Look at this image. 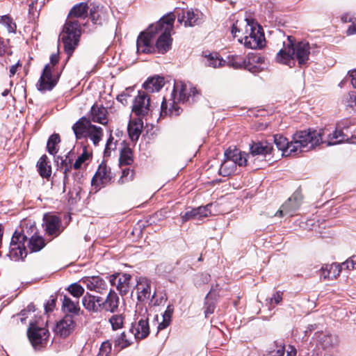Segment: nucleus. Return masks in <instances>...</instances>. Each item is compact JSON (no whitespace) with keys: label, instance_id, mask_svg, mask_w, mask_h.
Masks as SVG:
<instances>
[{"label":"nucleus","instance_id":"33","mask_svg":"<svg viewBox=\"0 0 356 356\" xmlns=\"http://www.w3.org/2000/svg\"><path fill=\"white\" fill-rule=\"evenodd\" d=\"M297 351L294 346L288 345L285 346L280 344L276 345L275 349L270 351L264 356H296Z\"/></svg>","mask_w":356,"mask_h":356},{"label":"nucleus","instance_id":"8","mask_svg":"<svg viewBox=\"0 0 356 356\" xmlns=\"http://www.w3.org/2000/svg\"><path fill=\"white\" fill-rule=\"evenodd\" d=\"M129 332L138 340L146 338L149 334L147 309L142 304H137L134 321L131 323Z\"/></svg>","mask_w":356,"mask_h":356},{"label":"nucleus","instance_id":"23","mask_svg":"<svg viewBox=\"0 0 356 356\" xmlns=\"http://www.w3.org/2000/svg\"><path fill=\"white\" fill-rule=\"evenodd\" d=\"M211 204H207L205 207H200L186 211L181 216L183 221L186 222L189 220H202L203 218L208 217L211 215V211L210 207Z\"/></svg>","mask_w":356,"mask_h":356},{"label":"nucleus","instance_id":"43","mask_svg":"<svg viewBox=\"0 0 356 356\" xmlns=\"http://www.w3.org/2000/svg\"><path fill=\"white\" fill-rule=\"evenodd\" d=\"M174 309L173 307L171 305H168L165 311V312L163 314L162 316V321L160 322L158 325V330H162L165 329L171 322L172 315L173 313Z\"/></svg>","mask_w":356,"mask_h":356},{"label":"nucleus","instance_id":"34","mask_svg":"<svg viewBox=\"0 0 356 356\" xmlns=\"http://www.w3.org/2000/svg\"><path fill=\"white\" fill-rule=\"evenodd\" d=\"M134 340H138L135 336L129 332V330L123 332L115 339V347L124 349L131 346Z\"/></svg>","mask_w":356,"mask_h":356},{"label":"nucleus","instance_id":"45","mask_svg":"<svg viewBox=\"0 0 356 356\" xmlns=\"http://www.w3.org/2000/svg\"><path fill=\"white\" fill-rule=\"evenodd\" d=\"M60 136L57 134H52L47 141V148L50 154L54 155L58 152V145L60 143Z\"/></svg>","mask_w":356,"mask_h":356},{"label":"nucleus","instance_id":"2","mask_svg":"<svg viewBox=\"0 0 356 356\" xmlns=\"http://www.w3.org/2000/svg\"><path fill=\"white\" fill-rule=\"evenodd\" d=\"M310 45L308 42H296L293 36H287L283 42L282 48L277 52L275 60L281 64L292 67L295 65L296 59L300 66L305 65L309 60Z\"/></svg>","mask_w":356,"mask_h":356},{"label":"nucleus","instance_id":"46","mask_svg":"<svg viewBox=\"0 0 356 356\" xmlns=\"http://www.w3.org/2000/svg\"><path fill=\"white\" fill-rule=\"evenodd\" d=\"M206 65L213 68L219 67L225 63V60L220 58L217 54H211L205 56Z\"/></svg>","mask_w":356,"mask_h":356},{"label":"nucleus","instance_id":"56","mask_svg":"<svg viewBox=\"0 0 356 356\" xmlns=\"http://www.w3.org/2000/svg\"><path fill=\"white\" fill-rule=\"evenodd\" d=\"M350 264H352V268H356V254L353 255L341 264L343 269L350 270Z\"/></svg>","mask_w":356,"mask_h":356},{"label":"nucleus","instance_id":"59","mask_svg":"<svg viewBox=\"0 0 356 356\" xmlns=\"http://www.w3.org/2000/svg\"><path fill=\"white\" fill-rule=\"evenodd\" d=\"M6 51V44L4 39L0 36V56H3Z\"/></svg>","mask_w":356,"mask_h":356},{"label":"nucleus","instance_id":"50","mask_svg":"<svg viewBox=\"0 0 356 356\" xmlns=\"http://www.w3.org/2000/svg\"><path fill=\"white\" fill-rule=\"evenodd\" d=\"M67 290L74 298H79L84 293V288L77 283H74L68 286Z\"/></svg>","mask_w":356,"mask_h":356},{"label":"nucleus","instance_id":"58","mask_svg":"<svg viewBox=\"0 0 356 356\" xmlns=\"http://www.w3.org/2000/svg\"><path fill=\"white\" fill-rule=\"evenodd\" d=\"M348 76L350 78L351 84L356 88V69L348 72Z\"/></svg>","mask_w":356,"mask_h":356},{"label":"nucleus","instance_id":"39","mask_svg":"<svg viewBox=\"0 0 356 356\" xmlns=\"http://www.w3.org/2000/svg\"><path fill=\"white\" fill-rule=\"evenodd\" d=\"M236 169V165L232 158L225 156L219 169V174L223 177H227L233 174Z\"/></svg>","mask_w":356,"mask_h":356},{"label":"nucleus","instance_id":"44","mask_svg":"<svg viewBox=\"0 0 356 356\" xmlns=\"http://www.w3.org/2000/svg\"><path fill=\"white\" fill-rule=\"evenodd\" d=\"M174 309L173 307L171 305H168L165 311V312L163 314L162 316V321L160 322L158 325V330H162L165 329L171 322L172 315L173 313Z\"/></svg>","mask_w":356,"mask_h":356},{"label":"nucleus","instance_id":"26","mask_svg":"<svg viewBox=\"0 0 356 356\" xmlns=\"http://www.w3.org/2000/svg\"><path fill=\"white\" fill-rule=\"evenodd\" d=\"M106 108L97 104H94L90 112V118L95 122L105 125L108 122Z\"/></svg>","mask_w":356,"mask_h":356},{"label":"nucleus","instance_id":"27","mask_svg":"<svg viewBox=\"0 0 356 356\" xmlns=\"http://www.w3.org/2000/svg\"><path fill=\"white\" fill-rule=\"evenodd\" d=\"M136 289L138 293V299L142 302L147 300L151 296L150 281L145 277H140L137 281Z\"/></svg>","mask_w":356,"mask_h":356},{"label":"nucleus","instance_id":"24","mask_svg":"<svg viewBox=\"0 0 356 356\" xmlns=\"http://www.w3.org/2000/svg\"><path fill=\"white\" fill-rule=\"evenodd\" d=\"M273 138L275 145L278 149L282 152L283 156H289L293 154H296V147L293 146L294 143L293 140L289 143L286 138L278 134L275 135Z\"/></svg>","mask_w":356,"mask_h":356},{"label":"nucleus","instance_id":"54","mask_svg":"<svg viewBox=\"0 0 356 356\" xmlns=\"http://www.w3.org/2000/svg\"><path fill=\"white\" fill-rule=\"evenodd\" d=\"M111 353V344L109 341H104L99 348V356H109Z\"/></svg>","mask_w":356,"mask_h":356},{"label":"nucleus","instance_id":"10","mask_svg":"<svg viewBox=\"0 0 356 356\" xmlns=\"http://www.w3.org/2000/svg\"><path fill=\"white\" fill-rule=\"evenodd\" d=\"M26 236L19 231H15L10 241L8 256L15 261L23 260L27 255L25 247Z\"/></svg>","mask_w":356,"mask_h":356},{"label":"nucleus","instance_id":"4","mask_svg":"<svg viewBox=\"0 0 356 356\" xmlns=\"http://www.w3.org/2000/svg\"><path fill=\"white\" fill-rule=\"evenodd\" d=\"M178 93L179 97L178 101L181 102H188L190 97H195L196 95H198L197 90L192 87L190 84L184 83L182 81H176L174 84V88L171 93V97L172 102L170 103L171 107L168 109V103L165 98L161 105V116H165L168 114L170 115H178V108L175 105V95Z\"/></svg>","mask_w":356,"mask_h":356},{"label":"nucleus","instance_id":"31","mask_svg":"<svg viewBox=\"0 0 356 356\" xmlns=\"http://www.w3.org/2000/svg\"><path fill=\"white\" fill-rule=\"evenodd\" d=\"M107 10L100 6H94L90 12V15L92 22L94 24H102L103 22L106 21L108 17Z\"/></svg>","mask_w":356,"mask_h":356},{"label":"nucleus","instance_id":"16","mask_svg":"<svg viewBox=\"0 0 356 356\" xmlns=\"http://www.w3.org/2000/svg\"><path fill=\"white\" fill-rule=\"evenodd\" d=\"M302 196L299 193H295L288 200L282 204L280 209L276 213L275 216H283L288 215L292 216L298 209L301 204Z\"/></svg>","mask_w":356,"mask_h":356},{"label":"nucleus","instance_id":"38","mask_svg":"<svg viewBox=\"0 0 356 356\" xmlns=\"http://www.w3.org/2000/svg\"><path fill=\"white\" fill-rule=\"evenodd\" d=\"M39 174L43 178H49L51 175V167L46 155H42L37 163Z\"/></svg>","mask_w":356,"mask_h":356},{"label":"nucleus","instance_id":"61","mask_svg":"<svg viewBox=\"0 0 356 356\" xmlns=\"http://www.w3.org/2000/svg\"><path fill=\"white\" fill-rule=\"evenodd\" d=\"M21 66V64L19 63V62H18L17 63H16L15 65H13L10 67V76H13L15 74L17 70V68L18 67Z\"/></svg>","mask_w":356,"mask_h":356},{"label":"nucleus","instance_id":"62","mask_svg":"<svg viewBox=\"0 0 356 356\" xmlns=\"http://www.w3.org/2000/svg\"><path fill=\"white\" fill-rule=\"evenodd\" d=\"M347 35H350L356 33V24L350 25L346 31Z\"/></svg>","mask_w":356,"mask_h":356},{"label":"nucleus","instance_id":"15","mask_svg":"<svg viewBox=\"0 0 356 356\" xmlns=\"http://www.w3.org/2000/svg\"><path fill=\"white\" fill-rule=\"evenodd\" d=\"M131 276L127 273H115L110 276L111 284L115 286L121 296L126 295L131 287Z\"/></svg>","mask_w":356,"mask_h":356},{"label":"nucleus","instance_id":"36","mask_svg":"<svg viewBox=\"0 0 356 356\" xmlns=\"http://www.w3.org/2000/svg\"><path fill=\"white\" fill-rule=\"evenodd\" d=\"M272 150V145L266 141L253 143L250 147V152L252 155L266 156Z\"/></svg>","mask_w":356,"mask_h":356},{"label":"nucleus","instance_id":"60","mask_svg":"<svg viewBox=\"0 0 356 356\" xmlns=\"http://www.w3.org/2000/svg\"><path fill=\"white\" fill-rule=\"evenodd\" d=\"M55 307V300H51V301H49L47 304L45 305V311L46 312H49L52 311L54 307Z\"/></svg>","mask_w":356,"mask_h":356},{"label":"nucleus","instance_id":"30","mask_svg":"<svg viewBox=\"0 0 356 356\" xmlns=\"http://www.w3.org/2000/svg\"><path fill=\"white\" fill-rule=\"evenodd\" d=\"M143 128V122L140 118L133 119L129 121L128 124V134L131 140L135 141L138 139Z\"/></svg>","mask_w":356,"mask_h":356},{"label":"nucleus","instance_id":"11","mask_svg":"<svg viewBox=\"0 0 356 356\" xmlns=\"http://www.w3.org/2000/svg\"><path fill=\"white\" fill-rule=\"evenodd\" d=\"M322 144L327 146L334 145L343 143L346 140V136L342 130L332 127H325L320 129Z\"/></svg>","mask_w":356,"mask_h":356},{"label":"nucleus","instance_id":"53","mask_svg":"<svg viewBox=\"0 0 356 356\" xmlns=\"http://www.w3.org/2000/svg\"><path fill=\"white\" fill-rule=\"evenodd\" d=\"M134 177V172L129 168H125L122 169V176L118 180V183L123 184L124 183L129 182L133 179Z\"/></svg>","mask_w":356,"mask_h":356},{"label":"nucleus","instance_id":"35","mask_svg":"<svg viewBox=\"0 0 356 356\" xmlns=\"http://www.w3.org/2000/svg\"><path fill=\"white\" fill-rule=\"evenodd\" d=\"M313 339L315 340L323 348H326L332 346L336 339L334 337L327 332H316Z\"/></svg>","mask_w":356,"mask_h":356},{"label":"nucleus","instance_id":"57","mask_svg":"<svg viewBox=\"0 0 356 356\" xmlns=\"http://www.w3.org/2000/svg\"><path fill=\"white\" fill-rule=\"evenodd\" d=\"M282 292L277 291L273 294L272 297L269 300L270 305L275 303L276 305L280 304L282 300Z\"/></svg>","mask_w":356,"mask_h":356},{"label":"nucleus","instance_id":"18","mask_svg":"<svg viewBox=\"0 0 356 356\" xmlns=\"http://www.w3.org/2000/svg\"><path fill=\"white\" fill-rule=\"evenodd\" d=\"M44 225L45 231L49 236L56 237L62 232L61 219L51 214H45L44 216Z\"/></svg>","mask_w":356,"mask_h":356},{"label":"nucleus","instance_id":"25","mask_svg":"<svg viewBox=\"0 0 356 356\" xmlns=\"http://www.w3.org/2000/svg\"><path fill=\"white\" fill-rule=\"evenodd\" d=\"M92 123L90 120L86 117L81 118L76 123H74L72 126V130L76 139L87 138V134H88V131Z\"/></svg>","mask_w":356,"mask_h":356},{"label":"nucleus","instance_id":"7","mask_svg":"<svg viewBox=\"0 0 356 356\" xmlns=\"http://www.w3.org/2000/svg\"><path fill=\"white\" fill-rule=\"evenodd\" d=\"M293 146L296 147V154L298 152L312 149L322 143L321 133L319 130L308 129L307 131H300L293 135Z\"/></svg>","mask_w":356,"mask_h":356},{"label":"nucleus","instance_id":"42","mask_svg":"<svg viewBox=\"0 0 356 356\" xmlns=\"http://www.w3.org/2000/svg\"><path fill=\"white\" fill-rule=\"evenodd\" d=\"M103 136V130L100 127H97L92 124L90 126L87 137L89 138L95 145H97Z\"/></svg>","mask_w":356,"mask_h":356},{"label":"nucleus","instance_id":"47","mask_svg":"<svg viewBox=\"0 0 356 356\" xmlns=\"http://www.w3.org/2000/svg\"><path fill=\"white\" fill-rule=\"evenodd\" d=\"M120 165H131L133 162L132 158V152L129 147H124L120 151Z\"/></svg>","mask_w":356,"mask_h":356},{"label":"nucleus","instance_id":"12","mask_svg":"<svg viewBox=\"0 0 356 356\" xmlns=\"http://www.w3.org/2000/svg\"><path fill=\"white\" fill-rule=\"evenodd\" d=\"M27 334L30 342L36 348L47 342L49 332L47 329L38 327L35 323H31Z\"/></svg>","mask_w":356,"mask_h":356},{"label":"nucleus","instance_id":"52","mask_svg":"<svg viewBox=\"0 0 356 356\" xmlns=\"http://www.w3.org/2000/svg\"><path fill=\"white\" fill-rule=\"evenodd\" d=\"M0 23L4 25L10 33H14L16 30L15 24L13 22V19L7 15H3L1 17Z\"/></svg>","mask_w":356,"mask_h":356},{"label":"nucleus","instance_id":"51","mask_svg":"<svg viewBox=\"0 0 356 356\" xmlns=\"http://www.w3.org/2000/svg\"><path fill=\"white\" fill-rule=\"evenodd\" d=\"M91 154L84 148L83 153L77 158L74 163V168L76 170L81 168L82 164L89 160Z\"/></svg>","mask_w":356,"mask_h":356},{"label":"nucleus","instance_id":"9","mask_svg":"<svg viewBox=\"0 0 356 356\" xmlns=\"http://www.w3.org/2000/svg\"><path fill=\"white\" fill-rule=\"evenodd\" d=\"M58 54H53L50 56V63L47 64L38 83V88L40 91L51 90L57 83V79L52 76L54 66L58 63Z\"/></svg>","mask_w":356,"mask_h":356},{"label":"nucleus","instance_id":"19","mask_svg":"<svg viewBox=\"0 0 356 356\" xmlns=\"http://www.w3.org/2000/svg\"><path fill=\"white\" fill-rule=\"evenodd\" d=\"M177 20L179 23L184 22L185 26H193L200 24L203 22L202 14L196 10H181L178 14Z\"/></svg>","mask_w":356,"mask_h":356},{"label":"nucleus","instance_id":"14","mask_svg":"<svg viewBox=\"0 0 356 356\" xmlns=\"http://www.w3.org/2000/svg\"><path fill=\"white\" fill-rule=\"evenodd\" d=\"M113 174L111 169L104 162L99 164V168L92 179V185L100 188L111 181Z\"/></svg>","mask_w":356,"mask_h":356},{"label":"nucleus","instance_id":"48","mask_svg":"<svg viewBox=\"0 0 356 356\" xmlns=\"http://www.w3.org/2000/svg\"><path fill=\"white\" fill-rule=\"evenodd\" d=\"M60 168L63 170V193L65 191L66 181L68 179L67 172L71 170L72 168V160L67 156L65 159L61 158Z\"/></svg>","mask_w":356,"mask_h":356},{"label":"nucleus","instance_id":"41","mask_svg":"<svg viewBox=\"0 0 356 356\" xmlns=\"http://www.w3.org/2000/svg\"><path fill=\"white\" fill-rule=\"evenodd\" d=\"M45 246L44 239L38 235H33L29 241L28 248L31 252H38Z\"/></svg>","mask_w":356,"mask_h":356},{"label":"nucleus","instance_id":"22","mask_svg":"<svg viewBox=\"0 0 356 356\" xmlns=\"http://www.w3.org/2000/svg\"><path fill=\"white\" fill-rule=\"evenodd\" d=\"M84 308L89 312L98 313L102 309V298L87 292L82 298Z\"/></svg>","mask_w":356,"mask_h":356},{"label":"nucleus","instance_id":"63","mask_svg":"<svg viewBox=\"0 0 356 356\" xmlns=\"http://www.w3.org/2000/svg\"><path fill=\"white\" fill-rule=\"evenodd\" d=\"M214 305L213 304H209L206 309H205V314H206V316H208L209 314H211L214 311Z\"/></svg>","mask_w":356,"mask_h":356},{"label":"nucleus","instance_id":"55","mask_svg":"<svg viewBox=\"0 0 356 356\" xmlns=\"http://www.w3.org/2000/svg\"><path fill=\"white\" fill-rule=\"evenodd\" d=\"M115 147H116V145L115 143H113V137L112 136V134H111L110 136L107 140V143L106 144L104 155L109 156L111 150L115 149Z\"/></svg>","mask_w":356,"mask_h":356},{"label":"nucleus","instance_id":"5","mask_svg":"<svg viewBox=\"0 0 356 356\" xmlns=\"http://www.w3.org/2000/svg\"><path fill=\"white\" fill-rule=\"evenodd\" d=\"M244 36L238 38L240 43L250 49H261L265 45L266 40L262 27L252 20L246 19Z\"/></svg>","mask_w":356,"mask_h":356},{"label":"nucleus","instance_id":"40","mask_svg":"<svg viewBox=\"0 0 356 356\" xmlns=\"http://www.w3.org/2000/svg\"><path fill=\"white\" fill-rule=\"evenodd\" d=\"M62 307L65 312L71 314H78L80 311L79 301L74 302L67 296L63 297Z\"/></svg>","mask_w":356,"mask_h":356},{"label":"nucleus","instance_id":"3","mask_svg":"<svg viewBox=\"0 0 356 356\" xmlns=\"http://www.w3.org/2000/svg\"><path fill=\"white\" fill-rule=\"evenodd\" d=\"M175 19V15L170 13L162 17L156 24H151L149 26V31L154 33V36L157 33H161L156 44L159 53L165 54L171 48L172 40L171 38V31Z\"/></svg>","mask_w":356,"mask_h":356},{"label":"nucleus","instance_id":"29","mask_svg":"<svg viewBox=\"0 0 356 356\" xmlns=\"http://www.w3.org/2000/svg\"><path fill=\"white\" fill-rule=\"evenodd\" d=\"M120 304V298L118 294L113 291L110 290L106 299L102 300V309L106 312L114 313L117 312Z\"/></svg>","mask_w":356,"mask_h":356},{"label":"nucleus","instance_id":"6","mask_svg":"<svg viewBox=\"0 0 356 356\" xmlns=\"http://www.w3.org/2000/svg\"><path fill=\"white\" fill-rule=\"evenodd\" d=\"M264 61L263 57L252 53L249 54L245 58L236 54L229 55L225 63L229 67L235 69L244 68L252 73H258L264 68L261 67Z\"/></svg>","mask_w":356,"mask_h":356},{"label":"nucleus","instance_id":"32","mask_svg":"<svg viewBox=\"0 0 356 356\" xmlns=\"http://www.w3.org/2000/svg\"><path fill=\"white\" fill-rule=\"evenodd\" d=\"M164 78L160 76H154L149 78L144 83L143 88L147 92H154L159 91L164 86Z\"/></svg>","mask_w":356,"mask_h":356},{"label":"nucleus","instance_id":"28","mask_svg":"<svg viewBox=\"0 0 356 356\" xmlns=\"http://www.w3.org/2000/svg\"><path fill=\"white\" fill-rule=\"evenodd\" d=\"M342 269L341 264L336 263L324 264L320 270V276L324 280L336 279L339 275Z\"/></svg>","mask_w":356,"mask_h":356},{"label":"nucleus","instance_id":"37","mask_svg":"<svg viewBox=\"0 0 356 356\" xmlns=\"http://www.w3.org/2000/svg\"><path fill=\"white\" fill-rule=\"evenodd\" d=\"M225 156L232 158L236 165H245L247 162L246 154L242 153L239 149L234 148V149H227L225 152Z\"/></svg>","mask_w":356,"mask_h":356},{"label":"nucleus","instance_id":"21","mask_svg":"<svg viewBox=\"0 0 356 356\" xmlns=\"http://www.w3.org/2000/svg\"><path fill=\"white\" fill-rule=\"evenodd\" d=\"M154 38V33L149 31V27L142 32L137 39V51L138 53H150L153 49L152 40Z\"/></svg>","mask_w":356,"mask_h":356},{"label":"nucleus","instance_id":"49","mask_svg":"<svg viewBox=\"0 0 356 356\" xmlns=\"http://www.w3.org/2000/svg\"><path fill=\"white\" fill-rule=\"evenodd\" d=\"M112 330H118L122 328L124 323V316L122 314H114L108 320Z\"/></svg>","mask_w":356,"mask_h":356},{"label":"nucleus","instance_id":"1","mask_svg":"<svg viewBox=\"0 0 356 356\" xmlns=\"http://www.w3.org/2000/svg\"><path fill=\"white\" fill-rule=\"evenodd\" d=\"M88 15V5L86 2L74 5L68 14L60 33V38L68 59L77 47L81 35V23L78 19H84Z\"/></svg>","mask_w":356,"mask_h":356},{"label":"nucleus","instance_id":"64","mask_svg":"<svg viewBox=\"0 0 356 356\" xmlns=\"http://www.w3.org/2000/svg\"><path fill=\"white\" fill-rule=\"evenodd\" d=\"M237 33H240V30L238 29L236 24H233L232 27V33L234 37H239V35H238Z\"/></svg>","mask_w":356,"mask_h":356},{"label":"nucleus","instance_id":"13","mask_svg":"<svg viewBox=\"0 0 356 356\" xmlns=\"http://www.w3.org/2000/svg\"><path fill=\"white\" fill-rule=\"evenodd\" d=\"M150 98L144 92H138L132 106V111L139 118L144 117L151 111Z\"/></svg>","mask_w":356,"mask_h":356},{"label":"nucleus","instance_id":"17","mask_svg":"<svg viewBox=\"0 0 356 356\" xmlns=\"http://www.w3.org/2000/svg\"><path fill=\"white\" fill-rule=\"evenodd\" d=\"M75 326L74 316L71 314H66L56 323L54 332L60 337L65 338L74 331Z\"/></svg>","mask_w":356,"mask_h":356},{"label":"nucleus","instance_id":"20","mask_svg":"<svg viewBox=\"0 0 356 356\" xmlns=\"http://www.w3.org/2000/svg\"><path fill=\"white\" fill-rule=\"evenodd\" d=\"M81 281L90 291L99 293H104L107 291L106 281L99 276L85 277Z\"/></svg>","mask_w":356,"mask_h":356}]
</instances>
